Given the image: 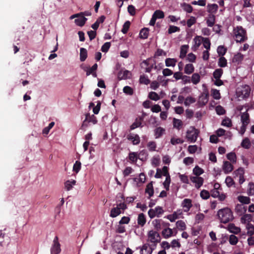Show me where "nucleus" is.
Instances as JSON below:
<instances>
[{"label": "nucleus", "mask_w": 254, "mask_h": 254, "mask_svg": "<svg viewBox=\"0 0 254 254\" xmlns=\"http://www.w3.org/2000/svg\"><path fill=\"white\" fill-rule=\"evenodd\" d=\"M217 215L221 222L223 223H228L233 219L232 212L228 207L220 209L217 212Z\"/></svg>", "instance_id": "f257e3e1"}, {"label": "nucleus", "mask_w": 254, "mask_h": 254, "mask_svg": "<svg viewBox=\"0 0 254 254\" xmlns=\"http://www.w3.org/2000/svg\"><path fill=\"white\" fill-rule=\"evenodd\" d=\"M235 31L237 42H243L247 39L246 31L242 26H237Z\"/></svg>", "instance_id": "f03ea898"}, {"label": "nucleus", "mask_w": 254, "mask_h": 254, "mask_svg": "<svg viewBox=\"0 0 254 254\" xmlns=\"http://www.w3.org/2000/svg\"><path fill=\"white\" fill-rule=\"evenodd\" d=\"M127 208V205L125 203H120L117 206L111 209L110 216L112 218L116 217Z\"/></svg>", "instance_id": "7ed1b4c3"}, {"label": "nucleus", "mask_w": 254, "mask_h": 254, "mask_svg": "<svg viewBox=\"0 0 254 254\" xmlns=\"http://www.w3.org/2000/svg\"><path fill=\"white\" fill-rule=\"evenodd\" d=\"M199 131L196 128H191L187 132L186 138L187 140L190 142H194L196 141Z\"/></svg>", "instance_id": "20e7f679"}, {"label": "nucleus", "mask_w": 254, "mask_h": 254, "mask_svg": "<svg viewBox=\"0 0 254 254\" xmlns=\"http://www.w3.org/2000/svg\"><path fill=\"white\" fill-rule=\"evenodd\" d=\"M61 252L60 244L58 238L56 236L53 240V243L51 248V254H59Z\"/></svg>", "instance_id": "39448f33"}, {"label": "nucleus", "mask_w": 254, "mask_h": 254, "mask_svg": "<svg viewBox=\"0 0 254 254\" xmlns=\"http://www.w3.org/2000/svg\"><path fill=\"white\" fill-rule=\"evenodd\" d=\"M148 240L152 243H157L159 241L160 236L156 231L151 230L148 233Z\"/></svg>", "instance_id": "423d86ee"}, {"label": "nucleus", "mask_w": 254, "mask_h": 254, "mask_svg": "<svg viewBox=\"0 0 254 254\" xmlns=\"http://www.w3.org/2000/svg\"><path fill=\"white\" fill-rule=\"evenodd\" d=\"M152 224L154 228L159 231L162 227H168L170 225L169 223H165L161 219H155L152 221Z\"/></svg>", "instance_id": "0eeeda50"}, {"label": "nucleus", "mask_w": 254, "mask_h": 254, "mask_svg": "<svg viewBox=\"0 0 254 254\" xmlns=\"http://www.w3.org/2000/svg\"><path fill=\"white\" fill-rule=\"evenodd\" d=\"M97 119L96 117L94 115H92L90 116V115H86V118L85 120L83 121L82 127H86L88 126H91V124L92 125H94L97 123Z\"/></svg>", "instance_id": "6e6552de"}, {"label": "nucleus", "mask_w": 254, "mask_h": 254, "mask_svg": "<svg viewBox=\"0 0 254 254\" xmlns=\"http://www.w3.org/2000/svg\"><path fill=\"white\" fill-rule=\"evenodd\" d=\"M211 195L214 198H218L220 201L224 200L226 197L225 195L223 193H220L219 190L213 189L211 190Z\"/></svg>", "instance_id": "1a4fd4ad"}, {"label": "nucleus", "mask_w": 254, "mask_h": 254, "mask_svg": "<svg viewBox=\"0 0 254 254\" xmlns=\"http://www.w3.org/2000/svg\"><path fill=\"white\" fill-rule=\"evenodd\" d=\"M190 179L191 181L195 184V186L197 188H199L203 184V179L202 177L192 176Z\"/></svg>", "instance_id": "9d476101"}, {"label": "nucleus", "mask_w": 254, "mask_h": 254, "mask_svg": "<svg viewBox=\"0 0 254 254\" xmlns=\"http://www.w3.org/2000/svg\"><path fill=\"white\" fill-rule=\"evenodd\" d=\"M241 120L242 123L241 127H246L250 123L249 114L247 112L242 113L241 115Z\"/></svg>", "instance_id": "9b49d317"}, {"label": "nucleus", "mask_w": 254, "mask_h": 254, "mask_svg": "<svg viewBox=\"0 0 254 254\" xmlns=\"http://www.w3.org/2000/svg\"><path fill=\"white\" fill-rule=\"evenodd\" d=\"M181 206L184 208L185 212H188L192 207L191 200L188 198L184 199L182 202Z\"/></svg>", "instance_id": "f8f14e48"}, {"label": "nucleus", "mask_w": 254, "mask_h": 254, "mask_svg": "<svg viewBox=\"0 0 254 254\" xmlns=\"http://www.w3.org/2000/svg\"><path fill=\"white\" fill-rule=\"evenodd\" d=\"M98 67V65L97 64H95L91 67L88 68L87 67L86 69H84V70L86 72V75L89 76L90 74H92L93 77H97V74L96 73V70H97Z\"/></svg>", "instance_id": "ddd939ff"}, {"label": "nucleus", "mask_w": 254, "mask_h": 254, "mask_svg": "<svg viewBox=\"0 0 254 254\" xmlns=\"http://www.w3.org/2000/svg\"><path fill=\"white\" fill-rule=\"evenodd\" d=\"M127 138L131 141L133 144L137 145L140 142V137L136 134L129 133L127 136Z\"/></svg>", "instance_id": "4468645a"}, {"label": "nucleus", "mask_w": 254, "mask_h": 254, "mask_svg": "<svg viewBox=\"0 0 254 254\" xmlns=\"http://www.w3.org/2000/svg\"><path fill=\"white\" fill-rule=\"evenodd\" d=\"M162 231V235L165 239H168L171 236H173V230L168 227H165Z\"/></svg>", "instance_id": "2eb2a0df"}, {"label": "nucleus", "mask_w": 254, "mask_h": 254, "mask_svg": "<svg viewBox=\"0 0 254 254\" xmlns=\"http://www.w3.org/2000/svg\"><path fill=\"white\" fill-rule=\"evenodd\" d=\"M222 168L223 171L225 174H228L231 172L233 169V165L228 161L224 162Z\"/></svg>", "instance_id": "dca6fc26"}, {"label": "nucleus", "mask_w": 254, "mask_h": 254, "mask_svg": "<svg viewBox=\"0 0 254 254\" xmlns=\"http://www.w3.org/2000/svg\"><path fill=\"white\" fill-rule=\"evenodd\" d=\"M130 75V72L127 70L125 69L124 71L120 70L118 73V77L120 80H121L129 78V76Z\"/></svg>", "instance_id": "f3484780"}, {"label": "nucleus", "mask_w": 254, "mask_h": 254, "mask_svg": "<svg viewBox=\"0 0 254 254\" xmlns=\"http://www.w3.org/2000/svg\"><path fill=\"white\" fill-rule=\"evenodd\" d=\"M209 94L208 92L202 93L199 97L198 102L201 104L202 105H205V104L208 101Z\"/></svg>", "instance_id": "a211bd4d"}, {"label": "nucleus", "mask_w": 254, "mask_h": 254, "mask_svg": "<svg viewBox=\"0 0 254 254\" xmlns=\"http://www.w3.org/2000/svg\"><path fill=\"white\" fill-rule=\"evenodd\" d=\"M250 92L251 89L250 87L248 85H246L240 92H241V95L243 98H247L250 96Z\"/></svg>", "instance_id": "6ab92c4d"}, {"label": "nucleus", "mask_w": 254, "mask_h": 254, "mask_svg": "<svg viewBox=\"0 0 254 254\" xmlns=\"http://www.w3.org/2000/svg\"><path fill=\"white\" fill-rule=\"evenodd\" d=\"M252 219V215L249 214H246L241 218V222L246 225L247 224H251L250 222Z\"/></svg>", "instance_id": "aec40b11"}, {"label": "nucleus", "mask_w": 254, "mask_h": 254, "mask_svg": "<svg viewBox=\"0 0 254 254\" xmlns=\"http://www.w3.org/2000/svg\"><path fill=\"white\" fill-rule=\"evenodd\" d=\"M207 11L211 14H215L218 10V6L215 3L208 4L207 6Z\"/></svg>", "instance_id": "412c9836"}, {"label": "nucleus", "mask_w": 254, "mask_h": 254, "mask_svg": "<svg viewBox=\"0 0 254 254\" xmlns=\"http://www.w3.org/2000/svg\"><path fill=\"white\" fill-rule=\"evenodd\" d=\"M77 18H78L75 19L74 22L77 25L79 26H83L87 20L86 17L82 15H80Z\"/></svg>", "instance_id": "4be33fe9"}, {"label": "nucleus", "mask_w": 254, "mask_h": 254, "mask_svg": "<svg viewBox=\"0 0 254 254\" xmlns=\"http://www.w3.org/2000/svg\"><path fill=\"white\" fill-rule=\"evenodd\" d=\"M189 48V47L188 45H184L181 46L180 54L179 56L181 59H184L186 57Z\"/></svg>", "instance_id": "5701e85b"}, {"label": "nucleus", "mask_w": 254, "mask_h": 254, "mask_svg": "<svg viewBox=\"0 0 254 254\" xmlns=\"http://www.w3.org/2000/svg\"><path fill=\"white\" fill-rule=\"evenodd\" d=\"M177 60L174 58H167L165 60V65L167 67L175 66Z\"/></svg>", "instance_id": "b1692460"}, {"label": "nucleus", "mask_w": 254, "mask_h": 254, "mask_svg": "<svg viewBox=\"0 0 254 254\" xmlns=\"http://www.w3.org/2000/svg\"><path fill=\"white\" fill-rule=\"evenodd\" d=\"M194 67L192 64H187L184 68V72L187 74H190L194 71Z\"/></svg>", "instance_id": "393cba45"}, {"label": "nucleus", "mask_w": 254, "mask_h": 254, "mask_svg": "<svg viewBox=\"0 0 254 254\" xmlns=\"http://www.w3.org/2000/svg\"><path fill=\"white\" fill-rule=\"evenodd\" d=\"M145 193L149 195V198L153 195L154 190L152 182L147 185L145 189Z\"/></svg>", "instance_id": "a878e982"}, {"label": "nucleus", "mask_w": 254, "mask_h": 254, "mask_svg": "<svg viewBox=\"0 0 254 254\" xmlns=\"http://www.w3.org/2000/svg\"><path fill=\"white\" fill-rule=\"evenodd\" d=\"M87 57V51L86 49L81 48L80 49V60L81 62L85 61Z\"/></svg>", "instance_id": "bb28decb"}, {"label": "nucleus", "mask_w": 254, "mask_h": 254, "mask_svg": "<svg viewBox=\"0 0 254 254\" xmlns=\"http://www.w3.org/2000/svg\"><path fill=\"white\" fill-rule=\"evenodd\" d=\"M146 223V218L143 213H140L137 218V223L141 226H143Z\"/></svg>", "instance_id": "cd10ccee"}, {"label": "nucleus", "mask_w": 254, "mask_h": 254, "mask_svg": "<svg viewBox=\"0 0 254 254\" xmlns=\"http://www.w3.org/2000/svg\"><path fill=\"white\" fill-rule=\"evenodd\" d=\"M149 34V29L147 28H144L142 29L139 33V37L141 39H145L148 38Z\"/></svg>", "instance_id": "c85d7f7f"}, {"label": "nucleus", "mask_w": 254, "mask_h": 254, "mask_svg": "<svg viewBox=\"0 0 254 254\" xmlns=\"http://www.w3.org/2000/svg\"><path fill=\"white\" fill-rule=\"evenodd\" d=\"M200 80V76L199 74L197 73H193L191 78L190 79V82H191L193 84H198Z\"/></svg>", "instance_id": "c756f323"}, {"label": "nucleus", "mask_w": 254, "mask_h": 254, "mask_svg": "<svg viewBox=\"0 0 254 254\" xmlns=\"http://www.w3.org/2000/svg\"><path fill=\"white\" fill-rule=\"evenodd\" d=\"M165 129L164 128H156L154 130V135L155 138L160 137L165 133Z\"/></svg>", "instance_id": "7c9ffc66"}, {"label": "nucleus", "mask_w": 254, "mask_h": 254, "mask_svg": "<svg viewBox=\"0 0 254 254\" xmlns=\"http://www.w3.org/2000/svg\"><path fill=\"white\" fill-rule=\"evenodd\" d=\"M247 230V235L249 236H252L254 235V226L252 224H247L246 226Z\"/></svg>", "instance_id": "2f4dec72"}, {"label": "nucleus", "mask_w": 254, "mask_h": 254, "mask_svg": "<svg viewBox=\"0 0 254 254\" xmlns=\"http://www.w3.org/2000/svg\"><path fill=\"white\" fill-rule=\"evenodd\" d=\"M143 121V117H139L136 119L135 122L130 127H143L142 122Z\"/></svg>", "instance_id": "473e14b6"}, {"label": "nucleus", "mask_w": 254, "mask_h": 254, "mask_svg": "<svg viewBox=\"0 0 254 254\" xmlns=\"http://www.w3.org/2000/svg\"><path fill=\"white\" fill-rule=\"evenodd\" d=\"M152 250L147 245H144L140 251L141 254H151Z\"/></svg>", "instance_id": "72a5a7b5"}, {"label": "nucleus", "mask_w": 254, "mask_h": 254, "mask_svg": "<svg viewBox=\"0 0 254 254\" xmlns=\"http://www.w3.org/2000/svg\"><path fill=\"white\" fill-rule=\"evenodd\" d=\"M181 6L184 11L188 13H191L193 10V7L190 4L184 2L181 4Z\"/></svg>", "instance_id": "f704fd0d"}, {"label": "nucleus", "mask_w": 254, "mask_h": 254, "mask_svg": "<svg viewBox=\"0 0 254 254\" xmlns=\"http://www.w3.org/2000/svg\"><path fill=\"white\" fill-rule=\"evenodd\" d=\"M176 227L179 230L184 231L186 229V225L182 220H179L176 223Z\"/></svg>", "instance_id": "c9c22d12"}, {"label": "nucleus", "mask_w": 254, "mask_h": 254, "mask_svg": "<svg viewBox=\"0 0 254 254\" xmlns=\"http://www.w3.org/2000/svg\"><path fill=\"white\" fill-rule=\"evenodd\" d=\"M241 146L245 149H249L251 146V142L247 137L244 138L241 142Z\"/></svg>", "instance_id": "e433bc0d"}, {"label": "nucleus", "mask_w": 254, "mask_h": 254, "mask_svg": "<svg viewBox=\"0 0 254 254\" xmlns=\"http://www.w3.org/2000/svg\"><path fill=\"white\" fill-rule=\"evenodd\" d=\"M223 73V70L221 68H217L214 70L213 73V77L215 79L220 78Z\"/></svg>", "instance_id": "4c0bfd02"}, {"label": "nucleus", "mask_w": 254, "mask_h": 254, "mask_svg": "<svg viewBox=\"0 0 254 254\" xmlns=\"http://www.w3.org/2000/svg\"><path fill=\"white\" fill-rule=\"evenodd\" d=\"M76 181L75 180H68L67 181L65 184L64 186L67 190H70L73 186L75 185Z\"/></svg>", "instance_id": "58836bf2"}, {"label": "nucleus", "mask_w": 254, "mask_h": 254, "mask_svg": "<svg viewBox=\"0 0 254 254\" xmlns=\"http://www.w3.org/2000/svg\"><path fill=\"white\" fill-rule=\"evenodd\" d=\"M215 21V16L213 14H210L208 19L206 20L207 26L212 27L214 25Z\"/></svg>", "instance_id": "ea45409f"}, {"label": "nucleus", "mask_w": 254, "mask_h": 254, "mask_svg": "<svg viewBox=\"0 0 254 254\" xmlns=\"http://www.w3.org/2000/svg\"><path fill=\"white\" fill-rule=\"evenodd\" d=\"M243 55L241 53H238L234 56L232 61L233 63H239L243 60Z\"/></svg>", "instance_id": "a19ab883"}, {"label": "nucleus", "mask_w": 254, "mask_h": 254, "mask_svg": "<svg viewBox=\"0 0 254 254\" xmlns=\"http://www.w3.org/2000/svg\"><path fill=\"white\" fill-rule=\"evenodd\" d=\"M149 60H144L143 61L142 64H144L146 67L145 68V72H150L152 70V69L153 68L154 64H152L150 66H149V64L148 61Z\"/></svg>", "instance_id": "79ce46f5"}, {"label": "nucleus", "mask_w": 254, "mask_h": 254, "mask_svg": "<svg viewBox=\"0 0 254 254\" xmlns=\"http://www.w3.org/2000/svg\"><path fill=\"white\" fill-rule=\"evenodd\" d=\"M230 231L235 234H238L241 232V229L239 227L235 226L234 224L229 225Z\"/></svg>", "instance_id": "37998d69"}, {"label": "nucleus", "mask_w": 254, "mask_h": 254, "mask_svg": "<svg viewBox=\"0 0 254 254\" xmlns=\"http://www.w3.org/2000/svg\"><path fill=\"white\" fill-rule=\"evenodd\" d=\"M203 47L207 50H210L211 43L210 40L208 38H202Z\"/></svg>", "instance_id": "c03bdc74"}, {"label": "nucleus", "mask_w": 254, "mask_h": 254, "mask_svg": "<svg viewBox=\"0 0 254 254\" xmlns=\"http://www.w3.org/2000/svg\"><path fill=\"white\" fill-rule=\"evenodd\" d=\"M228 241L231 245H236L238 242V239L234 235H231L229 236Z\"/></svg>", "instance_id": "a18cd8bd"}, {"label": "nucleus", "mask_w": 254, "mask_h": 254, "mask_svg": "<svg viewBox=\"0 0 254 254\" xmlns=\"http://www.w3.org/2000/svg\"><path fill=\"white\" fill-rule=\"evenodd\" d=\"M227 158L233 163L236 162L237 157L236 155L234 152H230L227 154Z\"/></svg>", "instance_id": "49530a36"}, {"label": "nucleus", "mask_w": 254, "mask_h": 254, "mask_svg": "<svg viewBox=\"0 0 254 254\" xmlns=\"http://www.w3.org/2000/svg\"><path fill=\"white\" fill-rule=\"evenodd\" d=\"M217 53L220 56L223 57L227 52V49L223 46H219L217 49Z\"/></svg>", "instance_id": "de8ad7c7"}, {"label": "nucleus", "mask_w": 254, "mask_h": 254, "mask_svg": "<svg viewBox=\"0 0 254 254\" xmlns=\"http://www.w3.org/2000/svg\"><path fill=\"white\" fill-rule=\"evenodd\" d=\"M211 94L213 98L216 100L220 99L221 98L220 92L217 89H212L211 90Z\"/></svg>", "instance_id": "09e8293b"}, {"label": "nucleus", "mask_w": 254, "mask_h": 254, "mask_svg": "<svg viewBox=\"0 0 254 254\" xmlns=\"http://www.w3.org/2000/svg\"><path fill=\"white\" fill-rule=\"evenodd\" d=\"M195 101L196 100L194 98L190 96L187 97L185 100L184 104L186 106H189L190 104L194 103Z\"/></svg>", "instance_id": "8fccbe9b"}, {"label": "nucleus", "mask_w": 254, "mask_h": 254, "mask_svg": "<svg viewBox=\"0 0 254 254\" xmlns=\"http://www.w3.org/2000/svg\"><path fill=\"white\" fill-rule=\"evenodd\" d=\"M227 62L224 57H221L219 59L218 65L221 67H224L227 66Z\"/></svg>", "instance_id": "3c124183"}, {"label": "nucleus", "mask_w": 254, "mask_h": 254, "mask_svg": "<svg viewBox=\"0 0 254 254\" xmlns=\"http://www.w3.org/2000/svg\"><path fill=\"white\" fill-rule=\"evenodd\" d=\"M81 164L80 162L76 161L73 166V171L76 173L79 172L81 169Z\"/></svg>", "instance_id": "603ef678"}, {"label": "nucleus", "mask_w": 254, "mask_h": 254, "mask_svg": "<svg viewBox=\"0 0 254 254\" xmlns=\"http://www.w3.org/2000/svg\"><path fill=\"white\" fill-rule=\"evenodd\" d=\"M221 125L226 127H231L232 126L231 120L229 118L226 117L223 120Z\"/></svg>", "instance_id": "864d4df0"}, {"label": "nucleus", "mask_w": 254, "mask_h": 254, "mask_svg": "<svg viewBox=\"0 0 254 254\" xmlns=\"http://www.w3.org/2000/svg\"><path fill=\"white\" fill-rule=\"evenodd\" d=\"M130 25V22L129 21H126L123 25V28L122 29V32L124 34H126L129 28Z\"/></svg>", "instance_id": "5fc2aeb1"}, {"label": "nucleus", "mask_w": 254, "mask_h": 254, "mask_svg": "<svg viewBox=\"0 0 254 254\" xmlns=\"http://www.w3.org/2000/svg\"><path fill=\"white\" fill-rule=\"evenodd\" d=\"M238 200L240 202L245 204H249L250 203V198L249 197L245 196H239Z\"/></svg>", "instance_id": "6e6d98bb"}, {"label": "nucleus", "mask_w": 254, "mask_h": 254, "mask_svg": "<svg viewBox=\"0 0 254 254\" xmlns=\"http://www.w3.org/2000/svg\"><path fill=\"white\" fill-rule=\"evenodd\" d=\"M193 173L195 176L199 177V175L203 173V170L198 166H196L193 168Z\"/></svg>", "instance_id": "4d7b16f0"}, {"label": "nucleus", "mask_w": 254, "mask_h": 254, "mask_svg": "<svg viewBox=\"0 0 254 254\" xmlns=\"http://www.w3.org/2000/svg\"><path fill=\"white\" fill-rule=\"evenodd\" d=\"M153 15L156 18H163L164 17V12L160 10H156Z\"/></svg>", "instance_id": "13d9d810"}, {"label": "nucleus", "mask_w": 254, "mask_h": 254, "mask_svg": "<svg viewBox=\"0 0 254 254\" xmlns=\"http://www.w3.org/2000/svg\"><path fill=\"white\" fill-rule=\"evenodd\" d=\"M147 146L150 151H155L156 148V144L154 141H149L147 145Z\"/></svg>", "instance_id": "bf43d9fd"}, {"label": "nucleus", "mask_w": 254, "mask_h": 254, "mask_svg": "<svg viewBox=\"0 0 254 254\" xmlns=\"http://www.w3.org/2000/svg\"><path fill=\"white\" fill-rule=\"evenodd\" d=\"M180 31V28L179 27L170 25L168 30V32L169 34H171L173 33H175L176 32H179Z\"/></svg>", "instance_id": "052dcab7"}, {"label": "nucleus", "mask_w": 254, "mask_h": 254, "mask_svg": "<svg viewBox=\"0 0 254 254\" xmlns=\"http://www.w3.org/2000/svg\"><path fill=\"white\" fill-rule=\"evenodd\" d=\"M163 76H164L159 75L157 77V80L160 83H162L163 86H166L168 84L169 79H165Z\"/></svg>", "instance_id": "680f3d73"}, {"label": "nucleus", "mask_w": 254, "mask_h": 254, "mask_svg": "<svg viewBox=\"0 0 254 254\" xmlns=\"http://www.w3.org/2000/svg\"><path fill=\"white\" fill-rule=\"evenodd\" d=\"M148 97L150 99L154 100V101H157L160 99L159 96L158 95V94H157L155 92H150L149 94V95H148Z\"/></svg>", "instance_id": "e2e57ef3"}, {"label": "nucleus", "mask_w": 254, "mask_h": 254, "mask_svg": "<svg viewBox=\"0 0 254 254\" xmlns=\"http://www.w3.org/2000/svg\"><path fill=\"white\" fill-rule=\"evenodd\" d=\"M200 195L203 199H207L210 197V193L208 191L203 190L201 191Z\"/></svg>", "instance_id": "0e129e2a"}, {"label": "nucleus", "mask_w": 254, "mask_h": 254, "mask_svg": "<svg viewBox=\"0 0 254 254\" xmlns=\"http://www.w3.org/2000/svg\"><path fill=\"white\" fill-rule=\"evenodd\" d=\"M170 183H171L170 176L166 177V179H165V181H164V182L163 183V185L166 190H169Z\"/></svg>", "instance_id": "69168bd1"}, {"label": "nucleus", "mask_w": 254, "mask_h": 254, "mask_svg": "<svg viewBox=\"0 0 254 254\" xmlns=\"http://www.w3.org/2000/svg\"><path fill=\"white\" fill-rule=\"evenodd\" d=\"M202 38H203L201 36H196V37H195V38H194L193 39V41L194 42V46L196 47V48H198L199 47V46L201 45V40H202Z\"/></svg>", "instance_id": "338daca9"}, {"label": "nucleus", "mask_w": 254, "mask_h": 254, "mask_svg": "<svg viewBox=\"0 0 254 254\" xmlns=\"http://www.w3.org/2000/svg\"><path fill=\"white\" fill-rule=\"evenodd\" d=\"M177 213L178 212H174L172 214L168 215L167 216V218L172 222H174L176 219L179 218Z\"/></svg>", "instance_id": "774afa93"}]
</instances>
